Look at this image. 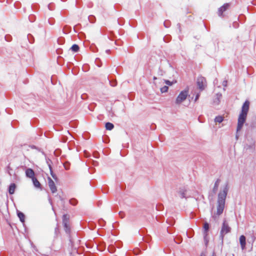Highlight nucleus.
I'll list each match as a JSON object with an SVG mask.
<instances>
[{"label":"nucleus","mask_w":256,"mask_h":256,"mask_svg":"<svg viewBox=\"0 0 256 256\" xmlns=\"http://www.w3.org/2000/svg\"><path fill=\"white\" fill-rule=\"evenodd\" d=\"M18 216L20 220L22 222H24V218H25V216H24V214L22 212H18Z\"/></svg>","instance_id":"4468645a"},{"label":"nucleus","mask_w":256,"mask_h":256,"mask_svg":"<svg viewBox=\"0 0 256 256\" xmlns=\"http://www.w3.org/2000/svg\"><path fill=\"white\" fill-rule=\"evenodd\" d=\"M240 246L242 248V249L243 250L246 248V237L242 235L240 237Z\"/></svg>","instance_id":"1a4fd4ad"},{"label":"nucleus","mask_w":256,"mask_h":256,"mask_svg":"<svg viewBox=\"0 0 256 256\" xmlns=\"http://www.w3.org/2000/svg\"><path fill=\"white\" fill-rule=\"evenodd\" d=\"M204 238L205 244L207 245L208 242V234H204Z\"/></svg>","instance_id":"aec40b11"},{"label":"nucleus","mask_w":256,"mask_h":256,"mask_svg":"<svg viewBox=\"0 0 256 256\" xmlns=\"http://www.w3.org/2000/svg\"><path fill=\"white\" fill-rule=\"evenodd\" d=\"M32 182H33V184H34V186L36 187V188H40V182L38 181V180L34 178L32 179Z\"/></svg>","instance_id":"ddd939ff"},{"label":"nucleus","mask_w":256,"mask_h":256,"mask_svg":"<svg viewBox=\"0 0 256 256\" xmlns=\"http://www.w3.org/2000/svg\"><path fill=\"white\" fill-rule=\"evenodd\" d=\"M165 83L169 86H172L173 84V82H170V80H166Z\"/></svg>","instance_id":"5701e85b"},{"label":"nucleus","mask_w":256,"mask_h":256,"mask_svg":"<svg viewBox=\"0 0 256 256\" xmlns=\"http://www.w3.org/2000/svg\"><path fill=\"white\" fill-rule=\"evenodd\" d=\"M220 182V180L218 179L216 180V182H215V184H214V188H213V190L214 192H216L218 190Z\"/></svg>","instance_id":"9b49d317"},{"label":"nucleus","mask_w":256,"mask_h":256,"mask_svg":"<svg viewBox=\"0 0 256 256\" xmlns=\"http://www.w3.org/2000/svg\"><path fill=\"white\" fill-rule=\"evenodd\" d=\"M70 49L74 52H77L79 50V46L77 44H74L71 47Z\"/></svg>","instance_id":"a211bd4d"},{"label":"nucleus","mask_w":256,"mask_h":256,"mask_svg":"<svg viewBox=\"0 0 256 256\" xmlns=\"http://www.w3.org/2000/svg\"><path fill=\"white\" fill-rule=\"evenodd\" d=\"M180 196L181 198H184L186 197V192L184 190H180L179 192Z\"/></svg>","instance_id":"4be33fe9"},{"label":"nucleus","mask_w":256,"mask_h":256,"mask_svg":"<svg viewBox=\"0 0 256 256\" xmlns=\"http://www.w3.org/2000/svg\"><path fill=\"white\" fill-rule=\"evenodd\" d=\"M228 190V184H226L222 190H220L218 194V198L217 200L216 212V214L219 216L224 211L226 198Z\"/></svg>","instance_id":"f257e3e1"},{"label":"nucleus","mask_w":256,"mask_h":256,"mask_svg":"<svg viewBox=\"0 0 256 256\" xmlns=\"http://www.w3.org/2000/svg\"><path fill=\"white\" fill-rule=\"evenodd\" d=\"M168 86H164L160 88V92L162 93L166 92L168 91Z\"/></svg>","instance_id":"412c9836"},{"label":"nucleus","mask_w":256,"mask_h":256,"mask_svg":"<svg viewBox=\"0 0 256 256\" xmlns=\"http://www.w3.org/2000/svg\"><path fill=\"white\" fill-rule=\"evenodd\" d=\"M212 256H216V255L214 254Z\"/></svg>","instance_id":"c85d7f7f"},{"label":"nucleus","mask_w":256,"mask_h":256,"mask_svg":"<svg viewBox=\"0 0 256 256\" xmlns=\"http://www.w3.org/2000/svg\"><path fill=\"white\" fill-rule=\"evenodd\" d=\"M222 85H223V86H224V87L226 86H227V81H226V80H224V81L222 82Z\"/></svg>","instance_id":"a878e982"},{"label":"nucleus","mask_w":256,"mask_h":256,"mask_svg":"<svg viewBox=\"0 0 256 256\" xmlns=\"http://www.w3.org/2000/svg\"><path fill=\"white\" fill-rule=\"evenodd\" d=\"M106 128L107 130H112V129H113L114 127V124H112V123H110V122H106Z\"/></svg>","instance_id":"f8f14e48"},{"label":"nucleus","mask_w":256,"mask_h":256,"mask_svg":"<svg viewBox=\"0 0 256 256\" xmlns=\"http://www.w3.org/2000/svg\"><path fill=\"white\" fill-rule=\"evenodd\" d=\"M69 222V217L68 215L64 214L62 217V223Z\"/></svg>","instance_id":"6ab92c4d"},{"label":"nucleus","mask_w":256,"mask_h":256,"mask_svg":"<svg viewBox=\"0 0 256 256\" xmlns=\"http://www.w3.org/2000/svg\"><path fill=\"white\" fill-rule=\"evenodd\" d=\"M66 232L68 233L70 230L69 222L63 223Z\"/></svg>","instance_id":"f3484780"},{"label":"nucleus","mask_w":256,"mask_h":256,"mask_svg":"<svg viewBox=\"0 0 256 256\" xmlns=\"http://www.w3.org/2000/svg\"><path fill=\"white\" fill-rule=\"evenodd\" d=\"M70 202L72 205H75L76 204V202L74 200H70Z\"/></svg>","instance_id":"b1692460"},{"label":"nucleus","mask_w":256,"mask_h":256,"mask_svg":"<svg viewBox=\"0 0 256 256\" xmlns=\"http://www.w3.org/2000/svg\"><path fill=\"white\" fill-rule=\"evenodd\" d=\"M48 184L52 192V193L56 192L57 190L56 187L54 182L50 178H48Z\"/></svg>","instance_id":"423d86ee"},{"label":"nucleus","mask_w":256,"mask_h":256,"mask_svg":"<svg viewBox=\"0 0 256 256\" xmlns=\"http://www.w3.org/2000/svg\"><path fill=\"white\" fill-rule=\"evenodd\" d=\"M231 228L229 226L228 223L226 220H224L222 224L220 234L223 237L224 236L230 232Z\"/></svg>","instance_id":"20e7f679"},{"label":"nucleus","mask_w":256,"mask_h":256,"mask_svg":"<svg viewBox=\"0 0 256 256\" xmlns=\"http://www.w3.org/2000/svg\"><path fill=\"white\" fill-rule=\"evenodd\" d=\"M26 176L29 178L32 179L34 178V172L32 168H28L26 170Z\"/></svg>","instance_id":"6e6552de"},{"label":"nucleus","mask_w":256,"mask_h":256,"mask_svg":"<svg viewBox=\"0 0 256 256\" xmlns=\"http://www.w3.org/2000/svg\"><path fill=\"white\" fill-rule=\"evenodd\" d=\"M209 230V224L208 223L206 222L204 225V234H208Z\"/></svg>","instance_id":"2eb2a0df"},{"label":"nucleus","mask_w":256,"mask_h":256,"mask_svg":"<svg viewBox=\"0 0 256 256\" xmlns=\"http://www.w3.org/2000/svg\"><path fill=\"white\" fill-rule=\"evenodd\" d=\"M156 76H154V80H156Z\"/></svg>","instance_id":"cd10ccee"},{"label":"nucleus","mask_w":256,"mask_h":256,"mask_svg":"<svg viewBox=\"0 0 256 256\" xmlns=\"http://www.w3.org/2000/svg\"><path fill=\"white\" fill-rule=\"evenodd\" d=\"M49 168H50V174H51L52 176L54 178V176L52 174V167L50 166V165H49Z\"/></svg>","instance_id":"393cba45"},{"label":"nucleus","mask_w":256,"mask_h":256,"mask_svg":"<svg viewBox=\"0 0 256 256\" xmlns=\"http://www.w3.org/2000/svg\"><path fill=\"white\" fill-rule=\"evenodd\" d=\"M199 96H199V94H198L196 96V98H195V100H194L195 101H196V100H198V98H199Z\"/></svg>","instance_id":"bb28decb"},{"label":"nucleus","mask_w":256,"mask_h":256,"mask_svg":"<svg viewBox=\"0 0 256 256\" xmlns=\"http://www.w3.org/2000/svg\"><path fill=\"white\" fill-rule=\"evenodd\" d=\"M229 7L228 4H225L222 6H221L218 10V14L219 16H221L222 14V13L226 10Z\"/></svg>","instance_id":"0eeeda50"},{"label":"nucleus","mask_w":256,"mask_h":256,"mask_svg":"<svg viewBox=\"0 0 256 256\" xmlns=\"http://www.w3.org/2000/svg\"><path fill=\"white\" fill-rule=\"evenodd\" d=\"M16 184H12L9 187L8 192L11 194H14L16 189Z\"/></svg>","instance_id":"9d476101"},{"label":"nucleus","mask_w":256,"mask_h":256,"mask_svg":"<svg viewBox=\"0 0 256 256\" xmlns=\"http://www.w3.org/2000/svg\"><path fill=\"white\" fill-rule=\"evenodd\" d=\"M206 79L200 76L198 78L197 80V84L198 86V88L201 90H202L204 89V88L206 86Z\"/></svg>","instance_id":"39448f33"},{"label":"nucleus","mask_w":256,"mask_h":256,"mask_svg":"<svg viewBox=\"0 0 256 256\" xmlns=\"http://www.w3.org/2000/svg\"><path fill=\"white\" fill-rule=\"evenodd\" d=\"M224 120V118L222 116H216L214 118V122H216L221 123Z\"/></svg>","instance_id":"dca6fc26"},{"label":"nucleus","mask_w":256,"mask_h":256,"mask_svg":"<svg viewBox=\"0 0 256 256\" xmlns=\"http://www.w3.org/2000/svg\"><path fill=\"white\" fill-rule=\"evenodd\" d=\"M250 106V102L246 100L242 108L241 112L239 115L237 126V131H240L243 126L245 122L247 114L248 112Z\"/></svg>","instance_id":"f03ea898"},{"label":"nucleus","mask_w":256,"mask_h":256,"mask_svg":"<svg viewBox=\"0 0 256 256\" xmlns=\"http://www.w3.org/2000/svg\"><path fill=\"white\" fill-rule=\"evenodd\" d=\"M188 93L189 91L188 89H185L181 91L176 99V105H180L186 100L188 96Z\"/></svg>","instance_id":"7ed1b4c3"}]
</instances>
